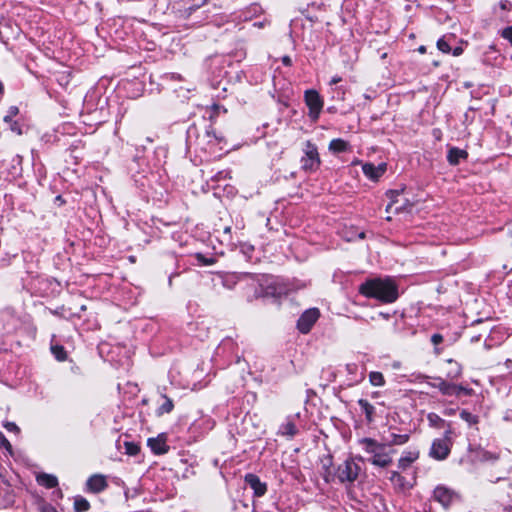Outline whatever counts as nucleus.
<instances>
[{
    "label": "nucleus",
    "mask_w": 512,
    "mask_h": 512,
    "mask_svg": "<svg viewBox=\"0 0 512 512\" xmlns=\"http://www.w3.org/2000/svg\"><path fill=\"white\" fill-rule=\"evenodd\" d=\"M365 452V460L380 468L384 467V444L372 438H363L359 441Z\"/></svg>",
    "instance_id": "1"
},
{
    "label": "nucleus",
    "mask_w": 512,
    "mask_h": 512,
    "mask_svg": "<svg viewBox=\"0 0 512 512\" xmlns=\"http://www.w3.org/2000/svg\"><path fill=\"white\" fill-rule=\"evenodd\" d=\"M387 199L388 203L385 208L386 213L399 214L403 211H411L412 205L409 203L403 191L391 190L386 192V200Z\"/></svg>",
    "instance_id": "2"
},
{
    "label": "nucleus",
    "mask_w": 512,
    "mask_h": 512,
    "mask_svg": "<svg viewBox=\"0 0 512 512\" xmlns=\"http://www.w3.org/2000/svg\"><path fill=\"white\" fill-rule=\"evenodd\" d=\"M451 430H447L444 433L443 438H437L432 442L429 456L435 460L442 461L445 460L450 452L452 447L451 441Z\"/></svg>",
    "instance_id": "3"
},
{
    "label": "nucleus",
    "mask_w": 512,
    "mask_h": 512,
    "mask_svg": "<svg viewBox=\"0 0 512 512\" xmlns=\"http://www.w3.org/2000/svg\"><path fill=\"white\" fill-rule=\"evenodd\" d=\"M321 164L318 149L311 141H306L304 156L301 158V168L306 172L316 171Z\"/></svg>",
    "instance_id": "4"
},
{
    "label": "nucleus",
    "mask_w": 512,
    "mask_h": 512,
    "mask_svg": "<svg viewBox=\"0 0 512 512\" xmlns=\"http://www.w3.org/2000/svg\"><path fill=\"white\" fill-rule=\"evenodd\" d=\"M359 292L368 298L384 302V281L380 278L369 279L360 285Z\"/></svg>",
    "instance_id": "5"
},
{
    "label": "nucleus",
    "mask_w": 512,
    "mask_h": 512,
    "mask_svg": "<svg viewBox=\"0 0 512 512\" xmlns=\"http://www.w3.org/2000/svg\"><path fill=\"white\" fill-rule=\"evenodd\" d=\"M459 498L460 496L455 490L445 485H438L433 491V499L441 504L444 508H449L451 505L457 502Z\"/></svg>",
    "instance_id": "6"
},
{
    "label": "nucleus",
    "mask_w": 512,
    "mask_h": 512,
    "mask_svg": "<svg viewBox=\"0 0 512 512\" xmlns=\"http://www.w3.org/2000/svg\"><path fill=\"white\" fill-rule=\"evenodd\" d=\"M360 470L361 468L354 460L348 459L338 466L337 477L341 483H352L357 479Z\"/></svg>",
    "instance_id": "7"
},
{
    "label": "nucleus",
    "mask_w": 512,
    "mask_h": 512,
    "mask_svg": "<svg viewBox=\"0 0 512 512\" xmlns=\"http://www.w3.org/2000/svg\"><path fill=\"white\" fill-rule=\"evenodd\" d=\"M305 102L309 108V116L317 120L323 108V101L316 90H307L305 92Z\"/></svg>",
    "instance_id": "8"
},
{
    "label": "nucleus",
    "mask_w": 512,
    "mask_h": 512,
    "mask_svg": "<svg viewBox=\"0 0 512 512\" xmlns=\"http://www.w3.org/2000/svg\"><path fill=\"white\" fill-rule=\"evenodd\" d=\"M320 312L317 308L306 310L297 321V328L303 334L308 333L318 320Z\"/></svg>",
    "instance_id": "9"
},
{
    "label": "nucleus",
    "mask_w": 512,
    "mask_h": 512,
    "mask_svg": "<svg viewBox=\"0 0 512 512\" xmlns=\"http://www.w3.org/2000/svg\"><path fill=\"white\" fill-rule=\"evenodd\" d=\"M389 479L397 493H406L413 486V478H407L400 472H392Z\"/></svg>",
    "instance_id": "10"
},
{
    "label": "nucleus",
    "mask_w": 512,
    "mask_h": 512,
    "mask_svg": "<svg viewBox=\"0 0 512 512\" xmlns=\"http://www.w3.org/2000/svg\"><path fill=\"white\" fill-rule=\"evenodd\" d=\"M404 292L399 280L394 277H386V303L395 302L399 295Z\"/></svg>",
    "instance_id": "11"
},
{
    "label": "nucleus",
    "mask_w": 512,
    "mask_h": 512,
    "mask_svg": "<svg viewBox=\"0 0 512 512\" xmlns=\"http://www.w3.org/2000/svg\"><path fill=\"white\" fill-rule=\"evenodd\" d=\"M244 480L245 483L253 490L254 496L262 497L266 494L267 485L262 482L257 475L248 473L245 475Z\"/></svg>",
    "instance_id": "12"
},
{
    "label": "nucleus",
    "mask_w": 512,
    "mask_h": 512,
    "mask_svg": "<svg viewBox=\"0 0 512 512\" xmlns=\"http://www.w3.org/2000/svg\"><path fill=\"white\" fill-rule=\"evenodd\" d=\"M147 444L156 455H162L168 452L169 446L166 444V436L163 434L155 438H149Z\"/></svg>",
    "instance_id": "13"
},
{
    "label": "nucleus",
    "mask_w": 512,
    "mask_h": 512,
    "mask_svg": "<svg viewBox=\"0 0 512 512\" xmlns=\"http://www.w3.org/2000/svg\"><path fill=\"white\" fill-rule=\"evenodd\" d=\"M87 487L94 493H99L107 487V481L102 475H93L87 480Z\"/></svg>",
    "instance_id": "14"
},
{
    "label": "nucleus",
    "mask_w": 512,
    "mask_h": 512,
    "mask_svg": "<svg viewBox=\"0 0 512 512\" xmlns=\"http://www.w3.org/2000/svg\"><path fill=\"white\" fill-rule=\"evenodd\" d=\"M419 457L417 450H408L402 453L399 459L398 467L404 472Z\"/></svg>",
    "instance_id": "15"
},
{
    "label": "nucleus",
    "mask_w": 512,
    "mask_h": 512,
    "mask_svg": "<svg viewBox=\"0 0 512 512\" xmlns=\"http://www.w3.org/2000/svg\"><path fill=\"white\" fill-rule=\"evenodd\" d=\"M363 173L372 181H378L381 176V171L384 170V164H379L378 167H375L371 163H365L362 166Z\"/></svg>",
    "instance_id": "16"
},
{
    "label": "nucleus",
    "mask_w": 512,
    "mask_h": 512,
    "mask_svg": "<svg viewBox=\"0 0 512 512\" xmlns=\"http://www.w3.org/2000/svg\"><path fill=\"white\" fill-rule=\"evenodd\" d=\"M447 364L449 366L447 370V378L450 380L458 379L462 375V366L453 359H448Z\"/></svg>",
    "instance_id": "17"
},
{
    "label": "nucleus",
    "mask_w": 512,
    "mask_h": 512,
    "mask_svg": "<svg viewBox=\"0 0 512 512\" xmlns=\"http://www.w3.org/2000/svg\"><path fill=\"white\" fill-rule=\"evenodd\" d=\"M37 482L39 485H42L48 489L54 488L58 485V479L56 476L42 473L37 476Z\"/></svg>",
    "instance_id": "18"
},
{
    "label": "nucleus",
    "mask_w": 512,
    "mask_h": 512,
    "mask_svg": "<svg viewBox=\"0 0 512 512\" xmlns=\"http://www.w3.org/2000/svg\"><path fill=\"white\" fill-rule=\"evenodd\" d=\"M467 157V152L459 148H451L447 154V160L452 165H457L461 159Z\"/></svg>",
    "instance_id": "19"
},
{
    "label": "nucleus",
    "mask_w": 512,
    "mask_h": 512,
    "mask_svg": "<svg viewBox=\"0 0 512 512\" xmlns=\"http://www.w3.org/2000/svg\"><path fill=\"white\" fill-rule=\"evenodd\" d=\"M433 387L445 396H453V383H449L441 378L437 379L435 383L431 384Z\"/></svg>",
    "instance_id": "20"
},
{
    "label": "nucleus",
    "mask_w": 512,
    "mask_h": 512,
    "mask_svg": "<svg viewBox=\"0 0 512 512\" xmlns=\"http://www.w3.org/2000/svg\"><path fill=\"white\" fill-rule=\"evenodd\" d=\"M409 440V434H395L391 433L389 437H386L387 445H403Z\"/></svg>",
    "instance_id": "21"
},
{
    "label": "nucleus",
    "mask_w": 512,
    "mask_h": 512,
    "mask_svg": "<svg viewBox=\"0 0 512 512\" xmlns=\"http://www.w3.org/2000/svg\"><path fill=\"white\" fill-rule=\"evenodd\" d=\"M358 404L362 410V412L365 413L366 420L370 423L373 421V414H374V406L371 405L367 400L360 399L358 401Z\"/></svg>",
    "instance_id": "22"
},
{
    "label": "nucleus",
    "mask_w": 512,
    "mask_h": 512,
    "mask_svg": "<svg viewBox=\"0 0 512 512\" xmlns=\"http://www.w3.org/2000/svg\"><path fill=\"white\" fill-rule=\"evenodd\" d=\"M348 148V143L343 139H333L329 144V150L334 153H340L346 151Z\"/></svg>",
    "instance_id": "23"
},
{
    "label": "nucleus",
    "mask_w": 512,
    "mask_h": 512,
    "mask_svg": "<svg viewBox=\"0 0 512 512\" xmlns=\"http://www.w3.org/2000/svg\"><path fill=\"white\" fill-rule=\"evenodd\" d=\"M162 398L164 399V402L157 409V415L158 416L170 413L173 410V408H174L173 401L169 397H167L166 395L163 394Z\"/></svg>",
    "instance_id": "24"
},
{
    "label": "nucleus",
    "mask_w": 512,
    "mask_h": 512,
    "mask_svg": "<svg viewBox=\"0 0 512 512\" xmlns=\"http://www.w3.org/2000/svg\"><path fill=\"white\" fill-rule=\"evenodd\" d=\"M280 432L282 435L293 437L297 433V427L292 421H287L281 426Z\"/></svg>",
    "instance_id": "25"
},
{
    "label": "nucleus",
    "mask_w": 512,
    "mask_h": 512,
    "mask_svg": "<svg viewBox=\"0 0 512 512\" xmlns=\"http://www.w3.org/2000/svg\"><path fill=\"white\" fill-rule=\"evenodd\" d=\"M74 508L76 512H85L90 508V504L85 498L77 496L74 500Z\"/></svg>",
    "instance_id": "26"
},
{
    "label": "nucleus",
    "mask_w": 512,
    "mask_h": 512,
    "mask_svg": "<svg viewBox=\"0 0 512 512\" xmlns=\"http://www.w3.org/2000/svg\"><path fill=\"white\" fill-rule=\"evenodd\" d=\"M460 418L463 421H465L469 426L476 425L479 422L478 416L470 413L467 410H462L460 412Z\"/></svg>",
    "instance_id": "27"
},
{
    "label": "nucleus",
    "mask_w": 512,
    "mask_h": 512,
    "mask_svg": "<svg viewBox=\"0 0 512 512\" xmlns=\"http://www.w3.org/2000/svg\"><path fill=\"white\" fill-rule=\"evenodd\" d=\"M479 457L482 462H495L499 459V454L488 450H482Z\"/></svg>",
    "instance_id": "28"
},
{
    "label": "nucleus",
    "mask_w": 512,
    "mask_h": 512,
    "mask_svg": "<svg viewBox=\"0 0 512 512\" xmlns=\"http://www.w3.org/2000/svg\"><path fill=\"white\" fill-rule=\"evenodd\" d=\"M474 390L463 385L453 384V396H460L461 394L471 396Z\"/></svg>",
    "instance_id": "29"
},
{
    "label": "nucleus",
    "mask_w": 512,
    "mask_h": 512,
    "mask_svg": "<svg viewBox=\"0 0 512 512\" xmlns=\"http://www.w3.org/2000/svg\"><path fill=\"white\" fill-rule=\"evenodd\" d=\"M51 352L55 356V358L59 361H64L67 358L66 351L61 345H53L51 346Z\"/></svg>",
    "instance_id": "30"
},
{
    "label": "nucleus",
    "mask_w": 512,
    "mask_h": 512,
    "mask_svg": "<svg viewBox=\"0 0 512 512\" xmlns=\"http://www.w3.org/2000/svg\"><path fill=\"white\" fill-rule=\"evenodd\" d=\"M427 420L430 424V426L432 427H441L443 424H444V420L439 416L437 415L436 413H429L427 415Z\"/></svg>",
    "instance_id": "31"
},
{
    "label": "nucleus",
    "mask_w": 512,
    "mask_h": 512,
    "mask_svg": "<svg viewBox=\"0 0 512 512\" xmlns=\"http://www.w3.org/2000/svg\"><path fill=\"white\" fill-rule=\"evenodd\" d=\"M437 48L443 52V53H450L451 52V47H450V44H449V38H447L446 36L438 39L437 41Z\"/></svg>",
    "instance_id": "32"
},
{
    "label": "nucleus",
    "mask_w": 512,
    "mask_h": 512,
    "mask_svg": "<svg viewBox=\"0 0 512 512\" xmlns=\"http://www.w3.org/2000/svg\"><path fill=\"white\" fill-rule=\"evenodd\" d=\"M126 453L131 456H135L139 453L140 447L133 442H125Z\"/></svg>",
    "instance_id": "33"
},
{
    "label": "nucleus",
    "mask_w": 512,
    "mask_h": 512,
    "mask_svg": "<svg viewBox=\"0 0 512 512\" xmlns=\"http://www.w3.org/2000/svg\"><path fill=\"white\" fill-rule=\"evenodd\" d=\"M369 378L373 385H381L384 381L383 375L380 372H371Z\"/></svg>",
    "instance_id": "34"
},
{
    "label": "nucleus",
    "mask_w": 512,
    "mask_h": 512,
    "mask_svg": "<svg viewBox=\"0 0 512 512\" xmlns=\"http://www.w3.org/2000/svg\"><path fill=\"white\" fill-rule=\"evenodd\" d=\"M196 259L198 260L199 263H201L202 265H205V266L213 265L216 262L215 258H213V257L207 258L201 253L196 254Z\"/></svg>",
    "instance_id": "35"
},
{
    "label": "nucleus",
    "mask_w": 512,
    "mask_h": 512,
    "mask_svg": "<svg viewBox=\"0 0 512 512\" xmlns=\"http://www.w3.org/2000/svg\"><path fill=\"white\" fill-rule=\"evenodd\" d=\"M500 35L502 38L507 40L512 46V25L508 26L500 31Z\"/></svg>",
    "instance_id": "36"
},
{
    "label": "nucleus",
    "mask_w": 512,
    "mask_h": 512,
    "mask_svg": "<svg viewBox=\"0 0 512 512\" xmlns=\"http://www.w3.org/2000/svg\"><path fill=\"white\" fill-rule=\"evenodd\" d=\"M19 113V109L18 107L16 106H11L9 109H8V113L6 116H4L3 120L4 122H11L12 121V118L15 117L17 114Z\"/></svg>",
    "instance_id": "37"
},
{
    "label": "nucleus",
    "mask_w": 512,
    "mask_h": 512,
    "mask_svg": "<svg viewBox=\"0 0 512 512\" xmlns=\"http://www.w3.org/2000/svg\"><path fill=\"white\" fill-rule=\"evenodd\" d=\"M4 427L9 432H13V433H17V434L20 432L19 427L14 422L7 421L4 423Z\"/></svg>",
    "instance_id": "38"
},
{
    "label": "nucleus",
    "mask_w": 512,
    "mask_h": 512,
    "mask_svg": "<svg viewBox=\"0 0 512 512\" xmlns=\"http://www.w3.org/2000/svg\"><path fill=\"white\" fill-rule=\"evenodd\" d=\"M0 447H4L7 450H11L12 446L10 442L6 439L3 433L0 432Z\"/></svg>",
    "instance_id": "39"
},
{
    "label": "nucleus",
    "mask_w": 512,
    "mask_h": 512,
    "mask_svg": "<svg viewBox=\"0 0 512 512\" xmlns=\"http://www.w3.org/2000/svg\"><path fill=\"white\" fill-rule=\"evenodd\" d=\"M442 341H443V336H442L441 334L436 333V334H433V335L431 336V342H432L435 346H437V345H439L440 343H442Z\"/></svg>",
    "instance_id": "40"
},
{
    "label": "nucleus",
    "mask_w": 512,
    "mask_h": 512,
    "mask_svg": "<svg viewBox=\"0 0 512 512\" xmlns=\"http://www.w3.org/2000/svg\"><path fill=\"white\" fill-rule=\"evenodd\" d=\"M10 124V129L11 131L17 133V134H21L22 131H21V128L19 126V124L16 122V121H11V122H8Z\"/></svg>",
    "instance_id": "41"
},
{
    "label": "nucleus",
    "mask_w": 512,
    "mask_h": 512,
    "mask_svg": "<svg viewBox=\"0 0 512 512\" xmlns=\"http://www.w3.org/2000/svg\"><path fill=\"white\" fill-rule=\"evenodd\" d=\"M41 512H57V510L53 506L45 504L41 507Z\"/></svg>",
    "instance_id": "42"
},
{
    "label": "nucleus",
    "mask_w": 512,
    "mask_h": 512,
    "mask_svg": "<svg viewBox=\"0 0 512 512\" xmlns=\"http://www.w3.org/2000/svg\"><path fill=\"white\" fill-rule=\"evenodd\" d=\"M451 52H452L453 56H460L463 53V48L460 46H457L454 49H451Z\"/></svg>",
    "instance_id": "43"
},
{
    "label": "nucleus",
    "mask_w": 512,
    "mask_h": 512,
    "mask_svg": "<svg viewBox=\"0 0 512 512\" xmlns=\"http://www.w3.org/2000/svg\"><path fill=\"white\" fill-rule=\"evenodd\" d=\"M443 413H444V415H446V416H451V415H454V413H455V409H453V408H447V409H445V410H444V412H443Z\"/></svg>",
    "instance_id": "44"
},
{
    "label": "nucleus",
    "mask_w": 512,
    "mask_h": 512,
    "mask_svg": "<svg viewBox=\"0 0 512 512\" xmlns=\"http://www.w3.org/2000/svg\"><path fill=\"white\" fill-rule=\"evenodd\" d=\"M341 80H342V79H341V77H339V76H334V77L330 80V84H331V85H335V84L339 83Z\"/></svg>",
    "instance_id": "45"
},
{
    "label": "nucleus",
    "mask_w": 512,
    "mask_h": 512,
    "mask_svg": "<svg viewBox=\"0 0 512 512\" xmlns=\"http://www.w3.org/2000/svg\"><path fill=\"white\" fill-rule=\"evenodd\" d=\"M206 133H207L208 137H211V136L216 137L215 133L211 127L206 131Z\"/></svg>",
    "instance_id": "46"
},
{
    "label": "nucleus",
    "mask_w": 512,
    "mask_h": 512,
    "mask_svg": "<svg viewBox=\"0 0 512 512\" xmlns=\"http://www.w3.org/2000/svg\"><path fill=\"white\" fill-rule=\"evenodd\" d=\"M283 63H284L285 65H290V63H291L290 58H289L288 56H285V57L283 58Z\"/></svg>",
    "instance_id": "47"
},
{
    "label": "nucleus",
    "mask_w": 512,
    "mask_h": 512,
    "mask_svg": "<svg viewBox=\"0 0 512 512\" xmlns=\"http://www.w3.org/2000/svg\"><path fill=\"white\" fill-rule=\"evenodd\" d=\"M507 4H508V1H501V3H500L501 9L506 10Z\"/></svg>",
    "instance_id": "48"
},
{
    "label": "nucleus",
    "mask_w": 512,
    "mask_h": 512,
    "mask_svg": "<svg viewBox=\"0 0 512 512\" xmlns=\"http://www.w3.org/2000/svg\"><path fill=\"white\" fill-rule=\"evenodd\" d=\"M479 340H480V335H478V336H473V337L471 338V342H477V341H479Z\"/></svg>",
    "instance_id": "49"
},
{
    "label": "nucleus",
    "mask_w": 512,
    "mask_h": 512,
    "mask_svg": "<svg viewBox=\"0 0 512 512\" xmlns=\"http://www.w3.org/2000/svg\"><path fill=\"white\" fill-rule=\"evenodd\" d=\"M3 93H4V86H3V84L0 82V97H2Z\"/></svg>",
    "instance_id": "50"
},
{
    "label": "nucleus",
    "mask_w": 512,
    "mask_h": 512,
    "mask_svg": "<svg viewBox=\"0 0 512 512\" xmlns=\"http://www.w3.org/2000/svg\"><path fill=\"white\" fill-rule=\"evenodd\" d=\"M418 51H419L420 53H425V51H426L425 46H420V47H419V49H418Z\"/></svg>",
    "instance_id": "51"
},
{
    "label": "nucleus",
    "mask_w": 512,
    "mask_h": 512,
    "mask_svg": "<svg viewBox=\"0 0 512 512\" xmlns=\"http://www.w3.org/2000/svg\"><path fill=\"white\" fill-rule=\"evenodd\" d=\"M489 50H491V51H496V47H495V45H490V46H489Z\"/></svg>",
    "instance_id": "52"
},
{
    "label": "nucleus",
    "mask_w": 512,
    "mask_h": 512,
    "mask_svg": "<svg viewBox=\"0 0 512 512\" xmlns=\"http://www.w3.org/2000/svg\"><path fill=\"white\" fill-rule=\"evenodd\" d=\"M254 26H257V27L261 28V27L263 26V24H262L261 22H259V23H254Z\"/></svg>",
    "instance_id": "53"
},
{
    "label": "nucleus",
    "mask_w": 512,
    "mask_h": 512,
    "mask_svg": "<svg viewBox=\"0 0 512 512\" xmlns=\"http://www.w3.org/2000/svg\"><path fill=\"white\" fill-rule=\"evenodd\" d=\"M230 231H231V227H226V228L224 229V232H225V233H229Z\"/></svg>",
    "instance_id": "54"
},
{
    "label": "nucleus",
    "mask_w": 512,
    "mask_h": 512,
    "mask_svg": "<svg viewBox=\"0 0 512 512\" xmlns=\"http://www.w3.org/2000/svg\"><path fill=\"white\" fill-rule=\"evenodd\" d=\"M358 237H359V238H361V239H363V238L365 237L364 232L359 233Z\"/></svg>",
    "instance_id": "55"
},
{
    "label": "nucleus",
    "mask_w": 512,
    "mask_h": 512,
    "mask_svg": "<svg viewBox=\"0 0 512 512\" xmlns=\"http://www.w3.org/2000/svg\"><path fill=\"white\" fill-rule=\"evenodd\" d=\"M387 456L388 455L386 454V460H385L386 466H388L389 462L391 461V459H388Z\"/></svg>",
    "instance_id": "56"
},
{
    "label": "nucleus",
    "mask_w": 512,
    "mask_h": 512,
    "mask_svg": "<svg viewBox=\"0 0 512 512\" xmlns=\"http://www.w3.org/2000/svg\"><path fill=\"white\" fill-rule=\"evenodd\" d=\"M435 352H436L437 354H439V353H440V351H439V349H438L437 347H435Z\"/></svg>",
    "instance_id": "57"
},
{
    "label": "nucleus",
    "mask_w": 512,
    "mask_h": 512,
    "mask_svg": "<svg viewBox=\"0 0 512 512\" xmlns=\"http://www.w3.org/2000/svg\"><path fill=\"white\" fill-rule=\"evenodd\" d=\"M501 479H503V477H498V478H496L495 481H500Z\"/></svg>",
    "instance_id": "58"
}]
</instances>
